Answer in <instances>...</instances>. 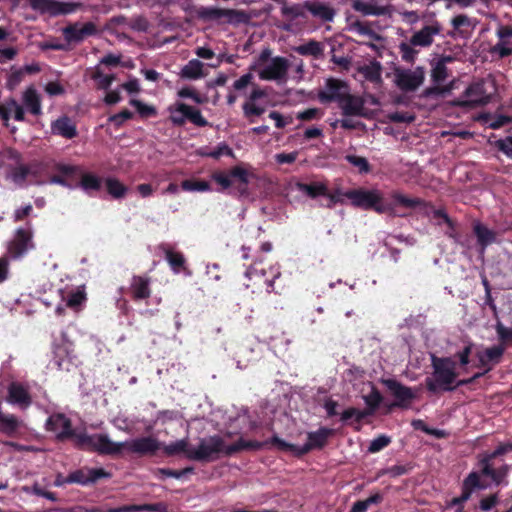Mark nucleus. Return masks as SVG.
Listing matches in <instances>:
<instances>
[{
    "label": "nucleus",
    "instance_id": "nucleus-1",
    "mask_svg": "<svg viewBox=\"0 0 512 512\" xmlns=\"http://www.w3.org/2000/svg\"><path fill=\"white\" fill-rule=\"evenodd\" d=\"M76 443L85 450L96 451L106 455L123 453L148 454L161 448L160 442L153 437H141L124 442H114L108 435L79 433L74 435Z\"/></svg>",
    "mask_w": 512,
    "mask_h": 512
},
{
    "label": "nucleus",
    "instance_id": "nucleus-2",
    "mask_svg": "<svg viewBox=\"0 0 512 512\" xmlns=\"http://www.w3.org/2000/svg\"><path fill=\"white\" fill-rule=\"evenodd\" d=\"M512 451V443L507 442L498 445V447L491 453H486L480 460V472H472L465 479L463 485V494L460 498L453 500L454 504L466 501L474 489H484L491 483H501L507 475L508 467L503 466L499 469H494L492 460L498 456L504 455Z\"/></svg>",
    "mask_w": 512,
    "mask_h": 512
},
{
    "label": "nucleus",
    "instance_id": "nucleus-3",
    "mask_svg": "<svg viewBox=\"0 0 512 512\" xmlns=\"http://www.w3.org/2000/svg\"><path fill=\"white\" fill-rule=\"evenodd\" d=\"M254 79V74L247 72L236 79L231 87L233 91L245 95L242 111L250 121L253 117L261 116L267 108L264 101L268 96L267 90L256 84Z\"/></svg>",
    "mask_w": 512,
    "mask_h": 512
},
{
    "label": "nucleus",
    "instance_id": "nucleus-4",
    "mask_svg": "<svg viewBox=\"0 0 512 512\" xmlns=\"http://www.w3.org/2000/svg\"><path fill=\"white\" fill-rule=\"evenodd\" d=\"M262 445L257 442H249L239 439L233 444H228L224 437L215 435L200 440L197 447L189 453V459L198 461H211L217 459L220 454L231 455L243 449H258Z\"/></svg>",
    "mask_w": 512,
    "mask_h": 512
},
{
    "label": "nucleus",
    "instance_id": "nucleus-5",
    "mask_svg": "<svg viewBox=\"0 0 512 512\" xmlns=\"http://www.w3.org/2000/svg\"><path fill=\"white\" fill-rule=\"evenodd\" d=\"M290 63L280 56L270 57L269 50H263L249 66L248 72H256L261 80L285 84L288 80Z\"/></svg>",
    "mask_w": 512,
    "mask_h": 512
},
{
    "label": "nucleus",
    "instance_id": "nucleus-6",
    "mask_svg": "<svg viewBox=\"0 0 512 512\" xmlns=\"http://www.w3.org/2000/svg\"><path fill=\"white\" fill-rule=\"evenodd\" d=\"M496 93V83L492 77L471 83L464 92L453 101V105L475 108L490 102Z\"/></svg>",
    "mask_w": 512,
    "mask_h": 512
},
{
    "label": "nucleus",
    "instance_id": "nucleus-7",
    "mask_svg": "<svg viewBox=\"0 0 512 512\" xmlns=\"http://www.w3.org/2000/svg\"><path fill=\"white\" fill-rule=\"evenodd\" d=\"M432 367L434 369L433 378L426 379L427 388L432 392L438 389H452V384L458 375L456 372V363L450 358H438L433 356Z\"/></svg>",
    "mask_w": 512,
    "mask_h": 512
},
{
    "label": "nucleus",
    "instance_id": "nucleus-8",
    "mask_svg": "<svg viewBox=\"0 0 512 512\" xmlns=\"http://www.w3.org/2000/svg\"><path fill=\"white\" fill-rule=\"evenodd\" d=\"M347 199L350 200L351 204L355 207L362 209H373L377 213H387L393 210L391 205H385L383 203V195L377 189L365 190V189H353L347 191Z\"/></svg>",
    "mask_w": 512,
    "mask_h": 512
},
{
    "label": "nucleus",
    "instance_id": "nucleus-9",
    "mask_svg": "<svg viewBox=\"0 0 512 512\" xmlns=\"http://www.w3.org/2000/svg\"><path fill=\"white\" fill-rule=\"evenodd\" d=\"M167 111L169 113V120L174 125L182 126L187 121L199 127L208 125V121L202 116L200 110L183 102L176 101L167 108Z\"/></svg>",
    "mask_w": 512,
    "mask_h": 512
},
{
    "label": "nucleus",
    "instance_id": "nucleus-10",
    "mask_svg": "<svg viewBox=\"0 0 512 512\" xmlns=\"http://www.w3.org/2000/svg\"><path fill=\"white\" fill-rule=\"evenodd\" d=\"M28 2L33 10L51 17L72 14L81 6L79 3L58 0H28Z\"/></svg>",
    "mask_w": 512,
    "mask_h": 512
},
{
    "label": "nucleus",
    "instance_id": "nucleus-11",
    "mask_svg": "<svg viewBox=\"0 0 512 512\" xmlns=\"http://www.w3.org/2000/svg\"><path fill=\"white\" fill-rule=\"evenodd\" d=\"M348 90L349 87L344 81L330 78L319 90L318 99L321 103L337 102L339 105Z\"/></svg>",
    "mask_w": 512,
    "mask_h": 512
},
{
    "label": "nucleus",
    "instance_id": "nucleus-12",
    "mask_svg": "<svg viewBox=\"0 0 512 512\" xmlns=\"http://www.w3.org/2000/svg\"><path fill=\"white\" fill-rule=\"evenodd\" d=\"M351 6L364 16H388L391 17L393 7L378 0H351Z\"/></svg>",
    "mask_w": 512,
    "mask_h": 512
},
{
    "label": "nucleus",
    "instance_id": "nucleus-13",
    "mask_svg": "<svg viewBox=\"0 0 512 512\" xmlns=\"http://www.w3.org/2000/svg\"><path fill=\"white\" fill-rule=\"evenodd\" d=\"M33 232L30 228L16 230L14 239L10 242L8 251L13 258L22 257L27 251L34 248Z\"/></svg>",
    "mask_w": 512,
    "mask_h": 512
},
{
    "label": "nucleus",
    "instance_id": "nucleus-14",
    "mask_svg": "<svg viewBox=\"0 0 512 512\" xmlns=\"http://www.w3.org/2000/svg\"><path fill=\"white\" fill-rule=\"evenodd\" d=\"M424 81V70L417 67L413 70H397L395 72V83L403 91H414Z\"/></svg>",
    "mask_w": 512,
    "mask_h": 512
},
{
    "label": "nucleus",
    "instance_id": "nucleus-15",
    "mask_svg": "<svg viewBox=\"0 0 512 512\" xmlns=\"http://www.w3.org/2000/svg\"><path fill=\"white\" fill-rule=\"evenodd\" d=\"M110 476V473L102 468H83L70 473L65 482L87 485L96 482L100 478H109Z\"/></svg>",
    "mask_w": 512,
    "mask_h": 512
},
{
    "label": "nucleus",
    "instance_id": "nucleus-16",
    "mask_svg": "<svg viewBox=\"0 0 512 512\" xmlns=\"http://www.w3.org/2000/svg\"><path fill=\"white\" fill-rule=\"evenodd\" d=\"M383 383L389 389L392 396L396 399L394 405L399 407H408L415 398V393L410 387L404 386L396 380L388 379Z\"/></svg>",
    "mask_w": 512,
    "mask_h": 512
},
{
    "label": "nucleus",
    "instance_id": "nucleus-17",
    "mask_svg": "<svg viewBox=\"0 0 512 512\" xmlns=\"http://www.w3.org/2000/svg\"><path fill=\"white\" fill-rule=\"evenodd\" d=\"M441 29L438 21H431L412 35L411 44L419 47H429L432 45L434 37L441 32Z\"/></svg>",
    "mask_w": 512,
    "mask_h": 512
},
{
    "label": "nucleus",
    "instance_id": "nucleus-18",
    "mask_svg": "<svg viewBox=\"0 0 512 512\" xmlns=\"http://www.w3.org/2000/svg\"><path fill=\"white\" fill-rule=\"evenodd\" d=\"M476 20L465 14H459L451 19L452 30L450 35L454 38H467L476 28Z\"/></svg>",
    "mask_w": 512,
    "mask_h": 512
},
{
    "label": "nucleus",
    "instance_id": "nucleus-19",
    "mask_svg": "<svg viewBox=\"0 0 512 512\" xmlns=\"http://www.w3.org/2000/svg\"><path fill=\"white\" fill-rule=\"evenodd\" d=\"M342 114L349 116H365V101L361 96L350 93V89L338 105Z\"/></svg>",
    "mask_w": 512,
    "mask_h": 512
},
{
    "label": "nucleus",
    "instance_id": "nucleus-20",
    "mask_svg": "<svg viewBox=\"0 0 512 512\" xmlns=\"http://www.w3.org/2000/svg\"><path fill=\"white\" fill-rule=\"evenodd\" d=\"M97 28L92 22L85 24L75 23L63 29L64 38L68 42H80L86 37L96 34Z\"/></svg>",
    "mask_w": 512,
    "mask_h": 512
},
{
    "label": "nucleus",
    "instance_id": "nucleus-21",
    "mask_svg": "<svg viewBox=\"0 0 512 512\" xmlns=\"http://www.w3.org/2000/svg\"><path fill=\"white\" fill-rule=\"evenodd\" d=\"M331 434L332 430L328 428H320L315 432L308 433V441L305 445L300 446L299 452L303 455L313 449L322 448Z\"/></svg>",
    "mask_w": 512,
    "mask_h": 512
},
{
    "label": "nucleus",
    "instance_id": "nucleus-22",
    "mask_svg": "<svg viewBox=\"0 0 512 512\" xmlns=\"http://www.w3.org/2000/svg\"><path fill=\"white\" fill-rule=\"evenodd\" d=\"M304 8L309 11L312 16L323 22L332 21L336 15V11L331 5L320 1L306 2Z\"/></svg>",
    "mask_w": 512,
    "mask_h": 512
},
{
    "label": "nucleus",
    "instance_id": "nucleus-23",
    "mask_svg": "<svg viewBox=\"0 0 512 512\" xmlns=\"http://www.w3.org/2000/svg\"><path fill=\"white\" fill-rule=\"evenodd\" d=\"M505 347L503 345L493 346L477 352V358L482 367L486 371L490 370L492 365L498 363L504 353Z\"/></svg>",
    "mask_w": 512,
    "mask_h": 512
},
{
    "label": "nucleus",
    "instance_id": "nucleus-24",
    "mask_svg": "<svg viewBox=\"0 0 512 512\" xmlns=\"http://www.w3.org/2000/svg\"><path fill=\"white\" fill-rule=\"evenodd\" d=\"M47 426L58 438L72 435L70 420L62 414L52 415L47 421Z\"/></svg>",
    "mask_w": 512,
    "mask_h": 512
},
{
    "label": "nucleus",
    "instance_id": "nucleus-25",
    "mask_svg": "<svg viewBox=\"0 0 512 512\" xmlns=\"http://www.w3.org/2000/svg\"><path fill=\"white\" fill-rule=\"evenodd\" d=\"M2 120L5 125H8V122L11 117H13L17 121H23L25 119V111L24 107L21 106L14 98L7 99L2 105Z\"/></svg>",
    "mask_w": 512,
    "mask_h": 512
},
{
    "label": "nucleus",
    "instance_id": "nucleus-26",
    "mask_svg": "<svg viewBox=\"0 0 512 512\" xmlns=\"http://www.w3.org/2000/svg\"><path fill=\"white\" fill-rule=\"evenodd\" d=\"M22 102L25 108L33 115L42 113L41 97L35 87L29 86L22 93Z\"/></svg>",
    "mask_w": 512,
    "mask_h": 512
},
{
    "label": "nucleus",
    "instance_id": "nucleus-27",
    "mask_svg": "<svg viewBox=\"0 0 512 512\" xmlns=\"http://www.w3.org/2000/svg\"><path fill=\"white\" fill-rule=\"evenodd\" d=\"M7 401L21 407H28L31 403V398L27 390L19 383H12L8 388Z\"/></svg>",
    "mask_w": 512,
    "mask_h": 512
},
{
    "label": "nucleus",
    "instance_id": "nucleus-28",
    "mask_svg": "<svg viewBox=\"0 0 512 512\" xmlns=\"http://www.w3.org/2000/svg\"><path fill=\"white\" fill-rule=\"evenodd\" d=\"M202 15L210 19H226L228 22H237L244 17L243 12L221 8H207Z\"/></svg>",
    "mask_w": 512,
    "mask_h": 512
},
{
    "label": "nucleus",
    "instance_id": "nucleus-29",
    "mask_svg": "<svg viewBox=\"0 0 512 512\" xmlns=\"http://www.w3.org/2000/svg\"><path fill=\"white\" fill-rule=\"evenodd\" d=\"M52 132L62 137L71 139L76 136V127L68 117H61L51 125Z\"/></svg>",
    "mask_w": 512,
    "mask_h": 512
},
{
    "label": "nucleus",
    "instance_id": "nucleus-30",
    "mask_svg": "<svg viewBox=\"0 0 512 512\" xmlns=\"http://www.w3.org/2000/svg\"><path fill=\"white\" fill-rule=\"evenodd\" d=\"M204 64L198 59L190 60L180 71V76L185 79L196 80L205 76Z\"/></svg>",
    "mask_w": 512,
    "mask_h": 512
},
{
    "label": "nucleus",
    "instance_id": "nucleus-31",
    "mask_svg": "<svg viewBox=\"0 0 512 512\" xmlns=\"http://www.w3.org/2000/svg\"><path fill=\"white\" fill-rule=\"evenodd\" d=\"M358 72L368 81L379 83L381 81L382 66L377 61H370L358 67Z\"/></svg>",
    "mask_w": 512,
    "mask_h": 512
},
{
    "label": "nucleus",
    "instance_id": "nucleus-32",
    "mask_svg": "<svg viewBox=\"0 0 512 512\" xmlns=\"http://www.w3.org/2000/svg\"><path fill=\"white\" fill-rule=\"evenodd\" d=\"M474 233L477 236L479 244L483 247L494 243L497 239V233L493 230H490L480 222H476L474 224Z\"/></svg>",
    "mask_w": 512,
    "mask_h": 512
},
{
    "label": "nucleus",
    "instance_id": "nucleus-33",
    "mask_svg": "<svg viewBox=\"0 0 512 512\" xmlns=\"http://www.w3.org/2000/svg\"><path fill=\"white\" fill-rule=\"evenodd\" d=\"M391 199L392 202L389 203L388 205H391L393 207V210L390 213H393L397 207L412 209L420 204L419 199L411 198L400 192H393L391 194Z\"/></svg>",
    "mask_w": 512,
    "mask_h": 512
},
{
    "label": "nucleus",
    "instance_id": "nucleus-34",
    "mask_svg": "<svg viewBox=\"0 0 512 512\" xmlns=\"http://www.w3.org/2000/svg\"><path fill=\"white\" fill-rule=\"evenodd\" d=\"M132 292L135 298L145 299L150 296L149 280L141 276H135L131 284Z\"/></svg>",
    "mask_w": 512,
    "mask_h": 512
},
{
    "label": "nucleus",
    "instance_id": "nucleus-35",
    "mask_svg": "<svg viewBox=\"0 0 512 512\" xmlns=\"http://www.w3.org/2000/svg\"><path fill=\"white\" fill-rule=\"evenodd\" d=\"M163 450L167 455H176L183 453L187 458H189V453L193 451V447L189 446V442L187 439H181L168 445H165L163 447Z\"/></svg>",
    "mask_w": 512,
    "mask_h": 512
},
{
    "label": "nucleus",
    "instance_id": "nucleus-36",
    "mask_svg": "<svg viewBox=\"0 0 512 512\" xmlns=\"http://www.w3.org/2000/svg\"><path fill=\"white\" fill-rule=\"evenodd\" d=\"M105 185L107 192L116 199L123 198L128 191V188L116 178H107Z\"/></svg>",
    "mask_w": 512,
    "mask_h": 512
},
{
    "label": "nucleus",
    "instance_id": "nucleus-37",
    "mask_svg": "<svg viewBox=\"0 0 512 512\" xmlns=\"http://www.w3.org/2000/svg\"><path fill=\"white\" fill-rule=\"evenodd\" d=\"M101 178L92 173H84L81 175L79 185L86 191H98L101 188Z\"/></svg>",
    "mask_w": 512,
    "mask_h": 512
},
{
    "label": "nucleus",
    "instance_id": "nucleus-38",
    "mask_svg": "<svg viewBox=\"0 0 512 512\" xmlns=\"http://www.w3.org/2000/svg\"><path fill=\"white\" fill-rule=\"evenodd\" d=\"M294 50L300 55L318 57L323 53V45L320 42L311 40L305 44L295 47Z\"/></svg>",
    "mask_w": 512,
    "mask_h": 512
},
{
    "label": "nucleus",
    "instance_id": "nucleus-39",
    "mask_svg": "<svg viewBox=\"0 0 512 512\" xmlns=\"http://www.w3.org/2000/svg\"><path fill=\"white\" fill-rule=\"evenodd\" d=\"M301 192L315 198L317 196H325L327 194V186L324 183L298 184Z\"/></svg>",
    "mask_w": 512,
    "mask_h": 512
},
{
    "label": "nucleus",
    "instance_id": "nucleus-40",
    "mask_svg": "<svg viewBox=\"0 0 512 512\" xmlns=\"http://www.w3.org/2000/svg\"><path fill=\"white\" fill-rule=\"evenodd\" d=\"M163 251L165 253L166 260L170 264L171 268L176 273H178L180 268L183 267V265L185 263L184 256L181 253L175 252L168 247H163Z\"/></svg>",
    "mask_w": 512,
    "mask_h": 512
},
{
    "label": "nucleus",
    "instance_id": "nucleus-41",
    "mask_svg": "<svg viewBox=\"0 0 512 512\" xmlns=\"http://www.w3.org/2000/svg\"><path fill=\"white\" fill-rule=\"evenodd\" d=\"M382 501V495L375 493L365 500L357 501L353 504L350 512H366L367 509L373 505L378 504Z\"/></svg>",
    "mask_w": 512,
    "mask_h": 512
},
{
    "label": "nucleus",
    "instance_id": "nucleus-42",
    "mask_svg": "<svg viewBox=\"0 0 512 512\" xmlns=\"http://www.w3.org/2000/svg\"><path fill=\"white\" fill-rule=\"evenodd\" d=\"M451 60V57H444L436 62L432 69V77L436 82H442L447 78L448 73L446 63Z\"/></svg>",
    "mask_w": 512,
    "mask_h": 512
},
{
    "label": "nucleus",
    "instance_id": "nucleus-43",
    "mask_svg": "<svg viewBox=\"0 0 512 512\" xmlns=\"http://www.w3.org/2000/svg\"><path fill=\"white\" fill-rule=\"evenodd\" d=\"M24 77L25 74L20 67H11L6 81L7 89L14 90L24 80Z\"/></svg>",
    "mask_w": 512,
    "mask_h": 512
},
{
    "label": "nucleus",
    "instance_id": "nucleus-44",
    "mask_svg": "<svg viewBox=\"0 0 512 512\" xmlns=\"http://www.w3.org/2000/svg\"><path fill=\"white\" fill-rule=\"evenodd\" d=\"M490 52L500 58L512 54V39H499V42L491 48Z\"/></svg>",
    "mask_w": 512,
    "mask_h": 512
},
{
    "label": "nucleus",
    "instance_id": "nucleus-45",
    "mask_svg": "<svg viewBox=\"0 0 512 512\" xmlns=\"http://www.w3.org/2000/svg\"><path fill=\"white\" fill-rule=\"evenodd\" d=\"M29 173L30 169L28 166L19 164L10 171L9 177L15 184L21 185Z\"/></svg>",
    "mask_w": 512,
    "mask_h": 512
},
{
    "label": "nucleus",
    "instance_id": "nucleus-46",
    "mask_svg": "<svg viewBox=\"0 0 512 512\" xmlns=\"http://www.w3.org/2000/svg\"><path fill=\"white\" fill-rule=\"evenodd\" d=\"M198 153L202 156L212 157L215 159H218L223 155L233 156V151L231 150V148L224 143H221L220 145L217 146L216 149L212 151L207 152L200 150Z\"/></svg>",
    "mask_w": 512,
    "mask_h": 512
},
{
    "label": "nucleus",
    "instance_id": "nucleus-47",
    "mask_svg": "<svg viewBox=\"0 0 512 512\" xmlns=\"http://www.w3.org/2000/svg\"><path fill=\"white\" fill-rule=\"evenodd\" d=\"M346 194H347V191L344 192L341 188H335L332 192H328L327 191V194L325 195L327 198H328V204H327V207H333L334 205L340 203V204H344L345 203V199L347 198L346 197Z\"/></svg>",
    "mask_w": 512,
    "mask_h": 512
},
{
    "label": "nucleus",
    "instance_id": "nucleus-48",
    "mask_svg": "<svg viewBox=\"0 0 512 512\" xmlns=\"http://www.w3.org/2000/svg\"><path fill=\"white\" fill-rule=\"evenodd\" d=\"M346 160L356 167L360 173H367L370 171V165L366 158L356 155H347Z\"/></svg>",
    "mask_w": 512,
    "mask_h": 512
},
{
    "label": "nucleus",
    "instance_id": "nucleus-49",
    "mask_svg": "<svg viewBox=\"0 0 512 512\" xmlns=\"http://www.w3.org/2000/svg\"><path fill=\"white\" fill-rule=\"evenodd\" d=\"M399 52L401 54V58L406 62H412L414 61L417 50H415L414 45L411 44V41L409 43L402 42L399 45Z\"/></svg>",
    "mask_w": 512,
    "mask_h": 512
},
{
    "label": "nucleus",
    "instance_id": "nucleus-50",
    "mask_svg": "<svg viewBox=\"0 0 512 512\" xmlns=\"http://www.w3.org/2000/svg\"><path fill=\"white\" fill-rule=\"evenodd\" d=\"M181 186L186 191L204 192L210 190V185L206 181L185 180L182 182Z\"/></svg>",
    "mask_w": 512,
    "mask_h": 512
},
{
    "label": "nucleus",
    "instance_id": "nucleus-51",
    "mask_svg": "<svg viewBox=\"0 0 512 512\" xmlns=\"http://www.w3.org/2000/svg\"><path fill=\"white\" fill-rule=\"evenodd\" d=\"M177 95L179 98H190L197 104L205 102V99L192 87H183L179 89Z\"/></svg>",
    "mask_w": 512,
    "mask_h": 512
},
{
    "label": "nucleus",
    "instance_id": "nucleus-52",
    "mask_svg": "<svg viewBox=\"0 0 512 512\" xmlns=\"http://www.w3.org/2000/svg\"><path fill=\"white\" fill-rule=\"evenodd\" d=\"M130 105L135 107L137 112L143 117L156 115V109L153 106L147 105L140 100L132 99L130 100Z\"/></svg>",
    "mask_w": 512,
    "mask_h": 512
},
{
    "label": "nucleus",
    "instance_id": "nucleus-53",
    "mask_svg": "<svg viewBox=\"0 0 512 512\" xmlns=\"http://www.w3.org/2000/svg\"><path fill=\"white\" fill-rule=\"evenodd\" d=\"M364 401L370 408L366 413L371 414L381 403L382 396L376 389H372L368 395L364 396Z\"/></svg>",
    "mask_w": 512,
    "mask_h": 512
},
{
    "label": "nucleus",
    "instance_id": "nucleus-54",
    "mask_svg": "<svg viewBox=\"0 0 512 512\" xmlns=\"http://www.w3.org/2000/svg\"><path fill=\"white\" fill-rule=\"evenodd\" d=\"M270 442L281 451H291L295 455H301V453L299 452L300 446L290 444L276 436L273 437Z\"/></svg>",
    "mask_w": 512,
    "mask_h": 512
},
{
    "label": "nucleus",
    "instance_id": "nucleus-55",
    "mask_svg": "<svg viewBox=\"0 0 512 512\" xmlns=\"http://www.w3.org/2000/svg\"><path fill=\"white\" fill-rule=\"evenodd\" d=\"M232 178L238 180L242 184L249 183L251 173L242 166H236L230 170Z\"/></svg>",
    "mask_w": 512,
    "mask_h": 512
},
{
    "label": "nucleus",
    "instance_id": "nucleus-56",
    "mask_svg": "<svg viewBox=\"0 0 512 512\" xmlns=\"http://www.w3.org/2000/svg\"><path fill=\"white\" fill-rule=\"evenodd\" d=\"M91 77L97 82V87L99 89H108L110 87L108 75L104 74L99 68L95 69Z\"/></svg>",
    "mask_w": 512,
    "mask_h": 512
},
{
    "label": "nucleus",
    "instance_id": "nucleus-57",
    "mask_svg": "<svg viewBox=\"0 0 512 512\" xmlns=\"http://www.w3.org/2000/svg\"><path fill=\"white\" fill-rule=\"evenodd\" d=\"M389 443L390 439L384 435H381L371 441L368 451L371 453H376L385 448Z\"/></svg>",
    "mask_w": 512,
    "mask_h": 512
},
{
    "label": "nucleus",
    "instance_id": "nucleus-58",
    "mask_svg": "<svg viewBox=\"0 0 512 512\" xmlns=\"http://www.w3.org/2000/svg\"><path fill=\"white\" fill-rule=\"evenodd\" d=\"M212 178L215 182H217L222 187V189H228L232 185L231 172H229V173L217 172L212 175Z\"/></svg>",
    "mask_w": 512,
    "mask_h": 512
},
{
    "label": "nucleus",
    "instance_id": "nucleus-59",
    "mask_svg": "<svg viewBox=\"0 0 512 512\" xmlns=\"http://www.w3.org/2000/svg\"><path fill=\"white\" fill-rule=\"evenodd\" d=\"M44 90L49 96H58L63 95L65 93L64 86L58 81L48 82L44 86Z\"/></svg>",
    "mask_w": 512,
    "mask_h": 512
},
{
    "label": "nucleus",
    "instance_id": "nucleus-60",
    "mask_svg": "<svg viewBox=\"0 0 512 512\" xmlns=\"http://www.w3.org/2000/svg\"><path fill=\"white\" fill-rule=\"evenodd\" d=\"M137 512H144V511H153V512H168V506L163 503H154V504H143V505H136Z\"/></svg>",
    "mask_w": 512,
    "mask_h": 512
},
{
    "label": "nucleus",
    "instance_id": "nucleus-61",
    "mask_svg": "<svg viewBox=\"0 0 512 512\" xmlns=\"http://www.w3.org/2000/svg\"><path fill=\"white\" fill-rule=\"evenodd\" d=\"M85 293L82 290H77L72 292L67 299V306L71 308H76L80 304H82L85 300Z\"/></svg>",
    "mask_w": 512,
    "mask_h": 512
},
{
    "label": "nucleus",
    "instance_id": "nucleus-62",
    "mask_svg": "<svg viewBox=\"0 0 512 512\" xmlns=\"http://www.w3.org/2000/svg\"><path fill=\"white\" fill-rule=\"evenodd\" d=\"M299 153L297 151H293L290 153H278L275 154L274 159L278 164H292L298 158Z\"/></svg>",
    "mask_w": 512,
    "mask_h": 512
},
{
    "label": "nucleus",
    "instance_id": "nucleus-63",
    "mask_svg": "<svg viewBox=\"0 0 512 512\" xmlns=\"http://www.w3.org/2000/svg\"><path fill=\"white\" fill-rule=\"evenodd\" d=\"M497 148L503 152L507 157L512 159V136L498 140L496 142Z\"/></svg>",
    "mask_w": 512,
    "mask_h": 512
},
{
    "label": "nucleus",
    "instance_id": "nucleus-64",
    "mask_svg": "<svg viewBox=\"0 0 512 512\" xmlns=\"http://www.w3.org/2000/svg\"><path fill=\"white\" fill-rule=\"evenodd\" d=\"M269 118L275 122V126L277 128H284L286 125L292 122L290 117H284L277 111L270 112Z\"/></svg>",
    "mask_w": 512,
    "mask_h": 512
}]
</instances>
